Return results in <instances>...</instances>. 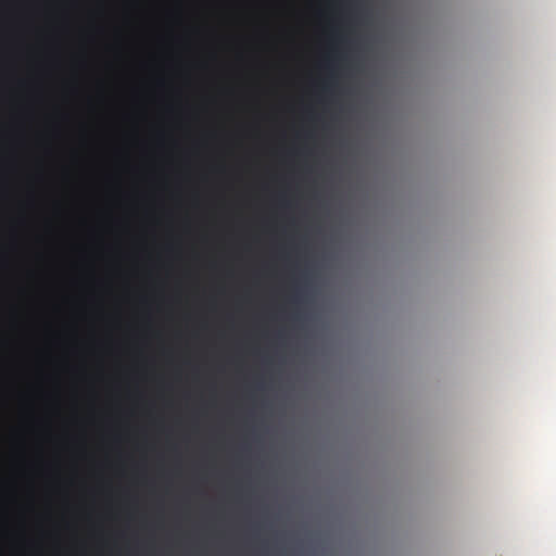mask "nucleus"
Returning a JSON list of instances; mask_svg holds the SVG:
<instances>
[{
    "mask_svg": "<svg viewBox=\"0 0 556 556\" xmlns=\"http://www.w3.org/2000/svg\"><path fill=\"white\" fill-rule=\"evenodd\" d=\"M327 67L329 68L331 76H333V64L331 62H328Z\"/></svg>",
    "mask_w": 556,
    "mask_h": 556,
    "instance_id": "nucleus-2",
    "label": "nucleus"
},
{
    "mask_svg": "<svg viewBox=\"0 0 556 556\" xmlns=\"http://www.w3.org/2000/svg\"><path fill=\"white\" fill-rule=\"evenodd\" d=\"M331 85H332V80H329L328 83H326V84L324 85V90H325V91L329 90V88H330V86H331Z\"/></svg>",
    "mask_w": 556,
    "mask_h": 556,
    "instance_id": "nucleus-1",
    "label": "nucleus"
}]
</instances>
